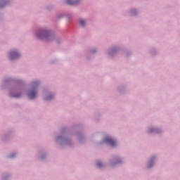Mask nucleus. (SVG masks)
Masks as SVG:
<instances>
[{
    "instance_id": "nucleus-12",
    "label": "nucleus",
    "mask_w": 180,
    "mask_h": 180,
    "mask_svg": "<svg viewBox=\"0 0 180 180\" xmlns=\"http://www.w3.org/2000/svg\"><path fill=\"white\" fill-rule=\"evenodd\" d=\"M11 158H13V155H11Z\"/></svg>"
},
{
    "instance_id": "nucleus-6",
    "label": "nucleus",
    "mask_w": 180,
    "mask_h": 180,
    "mask_svg": "<svg viewBox=\"0 0 180 180\" xmlns=\"http://www.w3.org/2000/svg\"><path fill=\"white\" fill-rule=\"evenodd\" d=\"M32 86L33 88H35L36 86H39V82H32Z\"/></svg>"
},
{
    "instance_id": "nucleus-10",
    "label": "nucleus",
    "mask_w": 180,
    "mask_h": 180,
    "mask_svg": "<svg viewBox=\"0 0 180 180\" xmlns=\"http://www.w3.org/2000/svg\"><path fill=\"white\" fill-rule=\"evenodd\" d=\"M13 98H20V94L13 95Z\"/></svg>"
},
{
    "instance_id": "nucleus-1",
    "label": "nucleus",
    "mask_w": 180,
    "mask_h": 180,
    "mask_svg": "<svg viewBox=\"0 0 180 180\" xmlns=\"http://www.w3.org/2000/svg\"><path fill=\"white\" fill-rule=\"evenodd\" d=\"M37 37L39 39H45V40H50V39H53V35L49 31L43 30L37 34Z\"/></svg>"
},
{
    "instance_id": "nucleus-7",
    "label": "nucleus",
    "mask_w": 180,
    "mask_h": 180,
    "mask_svg": "<svg viewBox=\"0 0 180 180\" xmlns=\"http://www.w3.org/2000/svg\"><path fill=\"white\" fill-rule=\"evenodd\" d=\"M79 22L82 26H85V20H80Z\"/></svg>"
},
{
    "instance_id": "nucleus-5",
    "label": "nucleus",
    "mask_w": 180,
    "mask_h": 180,
    "mask_svg": "<svg viewBox=\"0 0 180 180\" xmlns=\"http://www.w3.org/2000/svg\"><path fill=\"white\" fill-rule=\"evenodd\" d=\"M66 2L68 5H75L77 4V1H71V0H66Z\"/></svg>"
},
{
    "instance_id": "nucleus-3",
    "label": "nucleus",
    "mask_w": 180,
    "mask_h": 180,
    "mask_svg": "<svg viewBox=\"0 0 180 180\" xmlns=\"http://www.w3.org/2000/svg\"><path fill=\"white\" fill-rule=\"evenodd\" d=\"M19 57V53L13 51L10 53V60H15Z\"/></svg>"
},
{
    "instance_id": "nucleus-2",
    "label": "nucleus",
    "mask_w": 180,
    "mask_h": 180,
    "mask_svg": "<svg viewBox=\"0 0 180 180\" xmlns=\"http://www.w3.org/2000/svg\"><path fill=\"white\" fill-rule=\"evenodd\" d=\"M104 141L105 143H108L111 147H115V146H116V141L109 136L105 137Z\"/></svg>"
},
{
    "instance_id": "nucleus-11",
    "label": "nucleus",
    "mask_w": 180,
    "mask_h": 180,
    "mask_svg": "<svg viewBox=\"0 0 180 180\" xmlns=\"http://www.w3.org/2000/svg\"><path fill=\"white\" fill-rule=\"evenodd\" d=\"M151 167H152V165H148V168H151Z\"/></svg>"
},
{
    "instance_id": "nucleus-9",
    "label": "nucleus",
    "mask_w": 180,
    "mask_h": 180,
    "mask_svg": "<svg viewBox=\"0 0 180 180\" xmlns=\"http://www.w3.org/2000/svg\"><path fill=\"white\" fill-rule=\"evenodd\" d=\"M52 98H53V96L51 95L46 98V101H50V99H52Z\"/></svg>"
},
{
    "instance_id": "nucleus-8",
    "label": "nucleus",
    "mask_w": 180,
    "mask_h": 180,
    "mask_svg": "<svg viewBox=\"0 0 180 180\" xmlns=\"http://www.w3.org/2000/svg\"><path fill=\"white\" fill-rule=\"evenodd\" d=\"M97 167H98V168H101V167H103L102 162H97Z\"/></svg>"
},
{
    "instance_id": "nucleus-4",
    "label": "nucleus",
    "mask_w": 180,
    "mask_h": 180,
    "mask_svg": "<svg viewBox=\"0 0 180 180\" xmlns=\"http://www.w3.org/2000/svg\"><path fill=\"white\" fill-rule=\"evenodd\" d=\"M37 92L35 91V90H32L30 91L28 96L30 98V99H34V98L36 97Z\"/></svg>"
}]
</instances>
